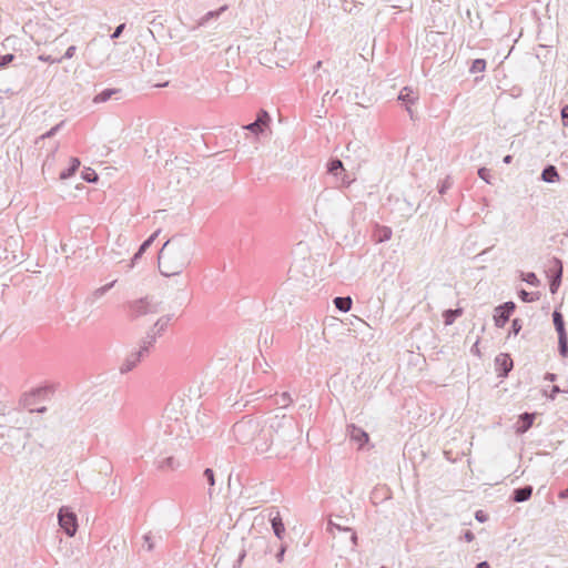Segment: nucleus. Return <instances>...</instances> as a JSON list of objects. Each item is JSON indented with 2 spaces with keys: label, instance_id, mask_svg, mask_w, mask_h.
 I'll use <instances>...</instances> for the list:
<instances>
[{
  "label": "nucleus",
  "instance_id": "obj_4",
  "mask_svg": "<svg viewBox=\"0 0 568 568\" xmlns=\"http://www.w3.org/2000/svg\"><path fill=\"white\" fill-rule=\"evenodd\" d=\"M160 303L154 301L153 297H143L128 303L130 316L138 318L149 314L159 312Z\"/></svg>",
  "mask_w": 568,
  "mask_h": 568
},
{
  "label": "nucleus",
  "instance_id": "obj_58",
  "mask_svg": "<svg viewBox=\"0 0 568 568\" xmlns=\"http://www.w3.org/2000/svg\"><path fill=\"white\" fill-rule=\"evenodd\" d=\"M321 65H322V61H318V62L314 65V69H318Z\"/></svg>",
  "mask_w": 568,
  "mask_h": 568
},
{
  "label": "nucleus",
  "instance_id": "obj_38",
  "mask_svg": "<svg viewBox=\"0 0 568 568\" xmlns=\"http://www.w3.org/2000/svg\"><path fill=\"white\" fill-rule=\"evenodd\" d=\"M478 176L484 180L486 183L491 184L490 181V171L487 168H480L478 170Z\"/></svg>",
  "mask_w": 568,
  "mask_h": 568
},
{
  "label": "nucleus",
  "instance_id": "obj_39",
  "mask_svg": "<svg viewBox=\"0 0 568 568\" xmlns=\"http://www.w3.org/2000/svg\"><path fill=\"white\" fill-rule=\"evenodd\" d=\"M452 180L449 176H447L438 186V192L440 194H445L447 192L448 189H450L452 186Z\"/></svg>",
  "mask_w": 568,
  "mask_h": 568
},
{
  "label": "nucleus",
  "instance_id": "obj_50",
  "mask_svg": "<svg viewBox=\"0 0 568 568\" xmlns=\"http://www.w3.org/2000/svg\"><path fill=\"white\" fill-rule=\"evenodd\" d=\"M143 253L144 252H142L141 248L139 247L138 252L133 255V257L131 260V267H133L135 265V263L143 255Z\"/></svg>",
  "mask_w": 568,
  "mask_h": 568
},
{
  "label": "nucleus",
  "instance_id": "obj_14",
  "mask_svg": "<svg viewBox=\"0 0 568 568\" xmlns=\"http://www.w3.org/2000/svg\"><path fill=\"white\" fill-rule=\"evenodd\" d=\"M532 490H534V488L530 485H526L524 487L515 488L513 490L510 499L514 503H525V501L530 499V497L532 495Z\"/></svg>",
  "mask_w": 568,
  "mask_h": 568
},
{
  "label": "nucleus",
  "instance_id": "obj_49",
  "mask_svg": "<svg viewBox=\"0 0 568 568\" xmlns=\"http://www.w3.org/2000/svg\"><path fill=\"white\" fill-rule=\"evenodd\" d=\"M328 528L329 529L336 528L338 530L351 531V528H343L339 524H336L333 520L328 521Z\"/></svg>",
  "mask_w": 568,
  "mask_h": 568
},
{
  "label": "nucleus",
  "instance_id": "obj_59",
  "mask_svg": "<svg viewBox=\"0 0 568 568\" xmlns=\"http://www.w3.org/2000/svg\"><path fill=\"white\" fill-rule=\"evenodd\" d=\"M44 410H45V407H41V408L38 409V412H40V413H42Z\"/></svg>",
  "mask_w": 568,
  "mask_h": 568
},
{
  "label": "nucleus",
  "instance_id": "obj_8",
  "mask_svg": "<svg viewBox=\"0 0 568 568\" xmlns=\"http://www.w3.org/2000/svg\"><path fill=\"white\" fill-rule=\"evenodd\" d=\"M513 359L508 354L500 353L495 358V367L498 377H506L513 369Z\"/></svg>",
  "mask_w": 568,
  "mask_h": 568
},
{
  "label": "nucleus",
  "instance_id": "obj_11",
  "mask_svg": "<svg viewBox=\"0 0 568 568\" xmlns=\"http://www.w3.org/2000/svg\"><path fill=\"white\" fill-rule=\"evenodd\" d=\"M270 521H271L274 535L278 539H283L284 534H285V527H284V524H283V520H282V517H281L278 510H274V509L271 510Z\"/></svg>",
  "mask_w": 568,
  "mask_h": 568
},
{
  "label": "nucleus",
  "instance_id": "obj_45",
  "mask_svg": "<svg viewBox=\"0 0 568 568\" xmlns=\"http://www.w3.org/2000/svg\"><path fill=\"white\" fill-rule=\"evenodd\" d=\"M38 59L42 62H48V63H60L62 61V59L52 58L51 55H45V54L39 55Z\"/></svg>",
  "mask_w": 568,
  "mask_h": 568
},
{
  "label": "nucleus",
  "instance_id": "obj_56",
  "mask_svg": "<svg viewBox=\"0 0 568 568\" xmlns=\"http://www.w3.org/2000/svg\"><path fill=\"white\" fill-rule=\"evenodd\" d=\"M511 161H513V156L510 154L504 156V159H503V162L506 164L511 163Z\"/></svg>",
  "mask_w": 568,
  "mask_h": 568
},
{
  "label": "nucleus",
  "instance_id": "obj_10",
  "mask_svg": "<svg viewBox=\"0 0 568 568\" xmlns=\"http://www.w3.org/2000/svg\"><path fill=\"white\" fill-rule=\"evenodd\" d=\"M116 281H112L99 288H95L91 294H89L84 301V304L88 306H94L95 303L102 298L115 284Z\"/></svg>",
  "mask_w": 568,
  "mask_h": 568
},
{
  "label": "nucleus",
  "instance_id": "obj_9",
  "mask_svg": "<svg viewBox=\"0 0 568 568\" xmlns=\"http://www.w3.org/2000/svg\"><path fill=\"white\" fill-rule=\"evenodd\" d=\"M148 356L146 354L142 353L139 348L136 351L131 352L126 358L124 359L123 364L120 367V372L122 374L131 372L134 369L139 363Z\"/></svg>",
  "mask_w": 568,
  "mask_h": 568
},
{
  "label": "nucleus",
  "instance_id": "obj_55",
  "mask_svg": "<svg viewBox=\"0 0 568 568\" xmlns=\"http://www.w3.org/2000/svg\"><path fill=\"white\" fill-rule=\"evenodd\" d=\"M475 568H490L487 561H481Z\"/></svg>",
  "mask_w": 568,
  "mask_h": 568
},
{
  "label": "nucleus",
  "instance_id": "obj_2",
  "mask_svg": "<svg viewBox=\"0 0 568 568\" xmlns=\"http://www.w3.org/2000/svg\"><path fill=\"white\" fill-rule=\"evenodd\" d=\"M194 242L186 236L169 239L159 252V268L162 275L180 274L190 263L194 252Z\"/></svg>",
  "mask_w": 568,
  "mask_h": 568
},
{
  "label": "nucleus",
  "instance_id": "obj_33",
  "mask_svg": "<svg viewBox=\"0 0 568 568\" xmlns=\"http://www.w3.org/2000/svg\"><path fill=\"white\" fill-rule=\"evenodd\" d=\"M521 280L532 286H538L540 281L534 272L521 273Z\"/></svg>",
  "mask_w": 568,
  "mask_h": 568
},
{
  "label": "nucleus",
  "instance_id": "obj_5",
  "mask_svg": "<svg viewBox=\"0 0 568 568\" xmlns=\"http://www.w3.org/2000/svg\"><path fill=\"white\" fill-rule=\"evenodd\" d=\"M58 523L61 529L69 536L73 537L79 528L78 517L68 506H62L58 511Z\"/></svg>",
  "mask_w": 568,
  "mask_h": 568
},
{
  "label": "nucleus",
  "instance_id": "obj_3",
  "mask_svg": "<svg viewBox=\"0 0 568 568\" xmlns=\"http://www.w3.org/2000/svg\"><path fill=\"white\" fill-rule=\"evenodd\" d=\"M234 438L240 444H248L255 440L256 435L263 432L260 423L252 418H243L232 427Z\"/></svg>",
  "mask_w": 568,
  "mask_h": 568
},
{
  "label": "nucleus",
  "instance_id": "obj_35",
  "mask_svg": "<svg viewBox=\"0 0 568 568\" xmlns=\"http://www.w3.org/2000/svg\"><path fill=\"white\" fill-rule=\"evenodd\" d=\"M161 230H156L152 235H150L141 245H140V248L142 252H145L150 246L151 244L154 242V240L158 237V235L160 234Z\"/></svg>",
  "mask_w": 568,
  "mask_h": 568
},
{
  "label": "nucleus",
  "instance_id": "obj_7",
  "mask_svg": "<svg viewBox=\"0 0 568 568\" xmlns=\"http://www.w3.org/2000/svg\"><path fill=\"white\" fill-rule=\"evenodd\" d=\"M270 121V114L265 110H261L257 113L255 121L245 125L244 129L248 130L252 133L258 134L264 131V129L268 125Z\"/></svg>",
  "mask_w": 568,
  "mask_h": 568
},
{
  "label": "nucleus",
  "instance_id": "obj_15",
  "mask_svg": "<svg viewBox=\"0 0 568 568\" xmlns=\"http://www.w3.org/2000/svg\"><path fill=\"white\" fill-rule=\"evenodd\" d=\"M327 171L328 173L333 174L337 179H342V183H346L344 180L345 176V169L343 166V162L338 159L331 160L327 164Z\"/></svg>",
  "mask_w": 568,
  "mask_h": 568
},
{
  "label": "nucleus",
  "instance_id": "obj_54",
  "mask_svg": "<svg viewBox=\"0 0 568 568\" xmlns=\"http://www.w3.org/2000/svg\"><path fill=\"white\" fill-rule=\"evenodd\" d=\"M476 519H477L478 521H484V520H485V515L483 514V511H481V510H479V511H477V513H476Z\"/></svg>",
  "mask_w": 568,
  "mask_h": 568
},
{
  "label": "nucleus",
  "instance_id": "obj_42",
  "mask_svg": "<svg viewBox=\"0 0 568 568\" xmlns=\"http://www.w3.org/2000/svg\"><path fill=\"white\" fill-rule=\"evenodd\" d=\"M63 125V122H60L58 123L57 125H54L53 128H51L47 133L42 134L41 135V139H47V138H51L59 130L60 128Z\"/></svg>",
  "mask_w": 568,
  "mask_h": 568
},
{
  "label": "nucleus",
  "instance_id": "obj_13",
  "mask_svg": "<svg viewBox=\"0 0 568 568\" xmlns=\"http://www.w3.org/2000/svg\"><path fill=\"white\" fill-rule=\"evenodd\" d=\"M347 434L352 440L358 444L359 447L368 442V434L355 425H349L347 427Z\"/></svg>",
  "mask_w": 568,
  "mask_h": 568
},
{
  "label": "nucleus",
  "instance_id": "obj_37",
  "mask_svg": "<svg viewBox=\"0 0 568 568\" xmlns=\"http://www.w3.org/2000/svg\"><path fill=\"white\" fill-rule=\"evenodd\" d=\"M14 54L7 53L3 55H0V68L7 67L9 63H11L14 60Z\"/></svg>",
  "mask_w": 568,
  "mask_h": 568
},
{
  "label": "nucleus",
  "instance_id": "obj_36",
  "mask_svg": "<svg viewBox=\"0 0 568 568\" xmlns=\"http://www.w3.org/2000/svg\"><path fill=\"white\" fill-rule=\"evenodd\" d=\"M559 393H568V390H562L559 386L557 385H554L551 387V390L550 393L548 394L546 390H544V395L547 396L548 398L550 399H555L556 398V395L559 394Z\"/></svg>",
  "mask_w": 568,
  "mask_h": 568
},
{
  "label": "nucleus",
  "instance_id": "obj_16",
  "mask_svg": "<svg viewBox=\"0 0 568 568\" xmlns=\"http://www.w3.org/2000/svg\"><path fill=\"white\" fill-rule=\"evenodd\" d=\"M540 178L547 183H554L560 179L557 168L552 164H548L544 168Z\"/></svg>",
  "mask_w": 568,
  "mask_h": 568
},
{
  "label": "nucleus",
  "instance_id": "obj_12",
  "mask_svg": "<svg viewBox=\"0 0 568 568\" xmlns=\"http://www.w3.org/2000/svg\"><path fill=\"white\" fill-rule=\"evenodd\" d=\"M418 99V94L409 87H405L400 90L398 100L406 104V110L413 118V111L408 104L415 103Z\"/></svg>",
  "mask_w": 568,
  "mask_h": 568
},
{
  "label": "nucleus",
  "instance_id": "obj_1",
  "mask_svg": "<svg viewBox=\"0 0 568 568\" xmlns=\"http://www.w3.org/2000/svg\"><path fill=\"white\" fill-rule=\"evenodd\" d=\"M263 433L270 437V444H256V449L266 453L273 448L275 454L281 456L294 447L302 430L292 417L283 415L271 418L268 427L263 429Z\"/></svg>",
  "mask_w": 568,
  "mask_h": 568
},
{
  "label": "nucleus",
  "instance_id": "obj_48",
  "mask_svg": "<svg viewBox=\"0 0 568 568\" xmlns=\"http://www.w3.org/2000/svg\"><path fill=\"white\" fill-rule=\"evenodd\" d=\"M75 51H77V47L70 45L61 59H71L74 55Z\"/></svg>",
  "mask_w": 568,
  "mask_h": 568
},
{
  "label": "nucleus",
  "instance_id": "obj_53",
  "mask_svg": "<svg viewBox=\"0 0 568 568\" xmlns=\"http://www.w3.org/2000/svg\"><path fill=\"white\" fill-rule=\"evenodd\" d=\"M546 381H549V382H555L556 378H557V375L554 374V373H546L545 374V377H544Z\"/></svg>",
  "mask_w": 568,
  "mask_h": 568
},
{
  "label": "nucleus",
  "instance_id": "obj_52",
  "mask_svg": "<svg viewBox=\"0 0 568 568\" xmlns=\"http://www.w3.org/2000/svg\"><path fill=\"white\" fill-rule=\"evenodd\" d=\"M475 538V535L473 534V531L470 530H466L465 534H464V539L467 541V542H470L473 541Z\"/></svg>",
  "mask_w": 568,
  "mask_h": 568
},
{
  "label": "nucleus",
  "instance_id": "obj_21",
  "mask_svg": "<svg viewBox=\"0 0 568 568\" xmlns=\"http://www.w3.org/2000/svg\"><path fill=\"white\" fill-rule=\"evenodd\" d=\"M552 322H554V326L556 328L558 336L567 335L566 327H565V320L560 312L555 311L552 313Z\"/></svg>",
  "mask_w": 568,
  "mask_h": 568
},
{
  "label": "nucleus",
  "instance_id": "obj_22",
  "mask_svg": "<svg viewBox=\"0 0 568 568\" xmlns=\"http://www.w3.org/2000/svg\"><path fill=\"white\" fill-rule=\"evenodd\" d=\"M227 10V6H222L221 8H219L217 10H214V11H209L207 13H205L199 21H197V26L199 27H203L205 26L210 20L212 19H217L224 11Z\"/></svg>",
  "mask_w": 568,
  "mask_h": 568
},
{
  "label": "nucleus",
  "instance_id": "obj_17",
  "mask_svg": "<svg viewBox=\"0 0 568 568\" xmlns=\"http://www.w3.org/2000/svg\"><path fill=\"white\" fill-rule=\"evenodd\" d=\"M156 341V333L153 331H149L146 335L142 338L141 344L139 346V349L144 353L149 354L150 348L153 346V344Z\"/></svg>",
  "mask_w": 568,
  "mask_h": 568
},
{
  "label": "nucleus",
  "instance_id": "obj_19",
  "mask_svg": "<svg viewBox=\"0 0 568 568\" xmlns=\"http://www.w3.org/2000/svg\"><path fill=\"white\" fill-rule=\"evenodd\" d=\"M555 263L558 266V271H557L556 275L552 276V278L550 280V283H549V288L552 294H555L557 292L560 283H561V277H562L561 262L558 258H555Z\"/></svg>",
  "mask_w": 568,
  "mask_h": 568
},
{
  "label": "nucleus",
  "instance_id": "obj_31",
  "mask_svg": "<svg viewBox=\"0 0 568 568\" xmlns=\"http://www.w3.org/2000/svg\"><path fill=\"white\" fill-rule=\"evenodd\" d=\"M486 69V61L484 59H476L473 61L469 71L471 73H480Z\"/></svg>",
  "mask_w": 568,
  "mask_h": 568
},
{
  "label": "nucleus",
  "instance_id": "obj_24",
  "mask_svg": "<svg viewBox=\"0 0 568 568\" xmlns=\"http://www.w3.org/2000/svg\"><path fill=\"white\" fill-rule=\"evenodd\" d=\"M463 314V310L462 308H455V310H446L444 313H443V318H444V323L445 325H452L457 317L462 316Z\"/></svg>",
  "mask_w": 568,
  "mask_h": 568
},
{
  "label": "nucleus",
  "instance_id": "obj_26",
  "mask_svg": "<svg viewBox=\"0 0 568 568\" xmlns=\"http://www.w3.org/2000/svg\"><path fill=\"white\" fill-rule=\"evenodd\" d=\"M158 467L161 470H173L179 467V463L174 457H166L158 463Z\"/></svg>",
  "mask_w": 568,
  "mask_h": 568
},
{
  "label": "nucleus",
  "instance_id": "obj_44",
  "mask_svg": "<svg viewBox=\"0 0 568 568\" xmlns=\"http://www.w3.org/2000/svg\"><path fill=\"white\" fill-rule=\"evenodd\" d=\"M82 176L87 182H95L98 180L97 173L92 170L84 172Z\"/></svg>",
  "mask_w": 568,
  "mask_h": 568
},
{
  "label": "nucleus",
  "instance_id": "obj_57",
  "mask_svg": "<svg viewBox=\"0 0 568 568\" xmlns=\"http://www.w3.org/2000/svg\"><path fill=\"white\" fill-rule=\"evenodd\" d=\"M351 540H352L353 545L357 544V535H356V532L352 531Z\"/></svg>",
  "mask_w": 568,
  "mask_h": 568
},
{
  "label": "nucleus",
  "instance_id": "obj_40",
  "mask_svg": "<svg viewBox=\"0 0 568 568\" xmlns=\"http://www.w3.org/2000/svg\"><path fill=\"white\" fill-rule=\"evenodd\" d=\"M290 403H292L291 395L286 392L282 393L280 399H277V404L282 407H286Z\"/></svg>",
  "mask_w": 568,
  "mask_h": 568
},
{
  "label": "nucleus",
  "instance_id": "obj_18",
  "mask_svg": "<svg viewBox=\"0 0 568 568\" xmlns=\"http://www.w3.org/2000/svg\"><path fill=\"white\" fill-rule=\"evenodd\" d=\"M535 414L524 413L519 417L520 425L517 428V433L524 434L526 433L534 424Z\"/></svg>",
  "mask_w": 568,
  "mask_h": 568
},
{
  "label": "nucleus",
  "instance_id": "obj_46",
  "mask_svg": "<svg viewBox=\"0 0 568 568\" xmlns=\"http://www.w3.org/2000/svg\"><path fill=\"white\" fill-rule=\"evenodd\" d=\"M124 29H125V23H121V24H119V26L114 29L113 33L111 34V39H118V38H120V36L122 34V32H123V30H124Z\"/></svg>",
  "mask_w": 568,
  "mask_h": 568
},
{
  "label": "nucleus",
  "instance_id": "obj_28",
  "mask_svg": "<svg viewBox=\"0 0 568 568\" xmlns=\"http://www.w3.org/2000/svg\"><path fill=\"white\" fill-rule=\"evenodd\" d=\"M558 352L561 357L568 356V336L567 335L558 336Z\"/></svg>",
  "mask_w": 568,
  "mask_h": 568
},
{
  "label": "nucleus",
  "instance_id": "obj_47",
  "mask_svg": "<svg viewBox=\"0 0 568 568\" xmlns=\"http://www.w3.org/2000/svg\"><path fill=\"white\" fill-rule=\"evenodd\" d=\"M561 121L565 126H568V104L564 105L561 109Z\"/></svg>",
  "mask_w": 568,
  "mask_h": 568
},
{
  "label": "nucleus",
  "instance_id": "obj_51",
  "mask_svg": "<svg viewBox=\"0 0 568 568\" xmlns=\"http://www.w3.org/2000/svg\"><path fill=\"white\" fill-rule=\"evenodd\" d=\"M286 547L284 545L281 546L278 552L276 554L277 561H282L284 554H285Z\"/></svg>",
  "mask_w": 568,
  "mask_h": 568
},
{
  "label": "nucleus",
  "instance_id": "obj_30",
  "mask_svg": "<svg viewBox=\"0 0 568 568\" xmlns=\"http://www.w3.org/2000/svg\"><path fill=\"white\" fill-rule=\"evenodd\" d=\"M518 294H519V298L525 303L535 302L539 298L538 293H530L525 290H520Z\"/></svg>",
  "mask_w": 568,
  "mask_h": 568
},
{
  "label": "nucleus",
  "instance_id": "obj_20",
  "mask_svg": "<svg viewBox=\"0 0 568 568\" xmlns=\"http://www.w3.org/2000/svg\"><path fill=\"white\" fill-rule=\"evenodd\" d=\"M203 478L205 479L209 488H207V495L209 498L212 499L214 495V486H215V474L213 469L205 468L203 471Z\"/></svg>",
  "mask_w": 568,
  "mask_h": 568
},
{
  "label": "nucleus",
  "instance_id": "obj_60",
  "mask_svg": "<svg viewBox=\"0 0 568 568\" xmlns=\"http://www.w3.org/2000/svg\"><path fill=\"white\" fill-rule=\"evenodd\" d=\"M24 436H26V438H29L30 437V433L26 432Z\"/></svg>",
  "mask_w": 568,
  "mask_h": 568
},
{
  "label": "nucleus",
  "instance_id": "obj_27",
  "mask_svg": "<svg viewBox=\"0 0 568 568\" xmlns=\"http://www.w3.org/2000/svg\"><path fill=\"white\" fill-rule=\"evenodd\" d=\"M170 316H163V317H160L155 324L153 325V327L150 329V331H153L158 334H161V332H163L165 329V327L168 326L169 322H170Z\"/></svg>",
  "mask_w": 568,
  "mask_h": 568
},
{
  "label": "nucleus",
  "instance_id": "obj_34",
  "mask_svg": "<svg viewBox=\"0 0 568 568\" xmlns=\"http://www.w3.org/2000/svg\"><path fill=\"white\" fill-rule=\"evenodd\" d=\"M116 92V90L106 89L103 90L100 94H98L94 99L95 102H105Z\"/></svg>",
  "mask_w": 568,
  "mask_h": 568
},
{
  "label": "nucleus",
  "instance_id": "obj_23",
  "mask_svg": "<svg viewBox=\"0 0 568 568\" xmlns=\"http://www.w3.org/2000/svg\"><path fill=\"white\" fill-rule=\"evenodd\" d=\"M335 307L341 312H348L352 307V298L349 296H338L334 298Z\"/></svg>",
  "mask_w": 568,
  "mask_h": 568
},
{
  "label": "nucleus",
  "instance_id": "obj_25",
  "mask_svg": "<svg viewBox=\"0 0 568 568\" xmlns=\"http://www.w3.org/2000/svg\"><path fill=\"white\" fill-rule=\"evenodd\" d=\"M79 166H80V161H79V159L73 158V159L71 160V164H70V166H69L68 169H65V170L61 171V173H60V179H61V180H67V179H69L70 176H72V175L75 173V171L79 169Z\"/></svg>",
  "mask_w": 568,
  "mask_h": 568
},
{
  "label": "nucleus",
  "instance_id": "obj_6",
  "mask_svg": "<svg viewBox=\"0 0 568 568\" xmlns=\"http://www.w3.org/2000/svg\"><path fill=\"white\" fill-rule=\"evenodd\" d=\"M516 304L514 302H506L495 308L494 322L497 327H504L514 313Z\"/></svg>",
  "mask_w": 568,
  "mask_h": 568
},
{
  "label": "nucleus",
  "instance_id": "obj_41",
  "mask_svg": "<svg viewBox=\"0 0 568 568\" xmlns=\"http://www.w3.org/2000/svg\"><path fill=\"white\" fill-rule=\"evenodd\" d=\"M521 327H523L521 321L519 318H515L511 322V327H510L509 334L517 335L520 332Z\"/></svg>",
  "mask_w": 568,
  "mask_h": 568
},
{
  "label": "nucleus",
  "instance_id": "obj_29",
  "mask_svg": "<svg viewBox=\"0 0 568 568\" xmlns=\"http://www.w3.org/2000/svg\"><path fill=\"white\" fill-rule=\"evenodd\" d=\"M155 547V538L154 536L149 532V534H145L143 536V544H142V549L146 550V551H152Z\"/></svg>",
  "mask_w": 568,
  "mask_h": 568
},
{
  "label": "nucleus",
  "instance_id": "obj_43",
  "mask_svg": "<svg viewBox=\"0 0 568 568\" xmlns=\"http://www.w3.org/2000/svg\"><path fill=\"white\" fill-rule=\"evenodd\" d=\"M392 236V230L389 227H383L379 235V242L388 241Z\"/></svg>",
  "mask_w": 568,
  "mask_h": 568
},
{
  "label": "nucleus",
  "instance_id": "obj_32",
  "mask_svg": "<svg viewBox=\"0 0 568 568\" xmlns=\"http://www.w3.org/2000/svg\"><path fill=\"white\" fill-rule=\"evenodd\" d=\"M99 471L105 476H109L113 471V467L111 463L106 459H101L98 464Z\"/></svg>",
  "mask_w": 568,
  "mask_h": 568
}]
</instances>
